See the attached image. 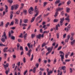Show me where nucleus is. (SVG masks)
Masks as SVG:
<instances>
[{
    "label": "nucleus",
    "mask_w": 75,
    "mask_h": 75,
    "mask_svg": "<svg viewBox=\"0 0 75 75\" xmlns=\"http://www.w3.org/2000/svg\"><path fill=\"white\" fill-rule=\"evenodd\" d=\"M2 38L1 40L2 42H5L6 41L5 40H7V35H6V34L5 32H4V35H2Z\"/></svg>",
    "instance_id": "obj_1"
},
{
    "label": "nucleus",
    "mask_w": 75,
    "mask_h": 75,
    "mask_svg": "<svg viewBox=\"0 0 75 75\" xmlns=\"http://www.w3.org/2000/svg\"><path fill=\"white\" fill-rule=\"evenodd\" d=\"M52 48H53V47H52V48L50 47H49L47 48V50L48 52L46 53V55H47L48 54H50V53H51V51L52 50Z\"/></svg>",
    "instance_id": "obj_2"
},
{
    "label": "nucleus",
    "mask_w": 75,
    "mask_h": 75,
    "mask_svg": "<svg viewBox=\"0 0 75 75\" xmlns=\"http://www.w3.org/2000/svg\"><path fill=\"white\" fill-rule=\"evenodd\" d=\"M44 37V34H42V35L41 34H39V35H36V38L37 39H40L41 37L43 38Z\"/></svg>",
    "instance_id": "obj_3"
},
{
    "label": "nucleus",
    "mask_w": 75,
    "mask_h": 75,
    "mask_svg": "<svg viewBox=\"0 0 75 75\" xmlns=\"http://www.w3.org/2000/svg\"><path fill=\"white\" fill-rule=\"evenodd\" d=\"M60 20L61 21H60V24L61 26H62V25H63V22H64V21L65 20V18L63 17L62 18H61L60 19Z\"/></svg>",
    "instance_id": "obj_4"
},
{
    "label": "nucleus",
    "mask_w": 75,
    "mask_h": 75,
    "mask_svg": "<svg viewBox=\"0 0 75 75\" xmlns=\"http://www.w3.org/2000/svg\"><path fill=\"white\" fill-rule=\"evenodd\" d=\"M70 28H71V24H69L67 28H64V30L65 31L67 30V31H69L70 30Z\"/></svg>",
    "instance_id": "obj_5"
},
{
    "label": "nucleus",
    "mask_w": 75,
    "mask_h": 75,
    "mask_svg": "<svg viewBox=\"0 0 75 75\" xmlns=\"http://www.w3.org/2000/svg\"><path fill=\"white\" fill-rule=\"evenodd\" d=\"M28 46V48L29 49H30V48H33V45H30V43H28L27 44Z\"/></svg>",
    "instance_id": "obj_6"
},
{
    "label": "nucleus",
    "mask_w": 75,
    "mask_h": 75,
    "mask_svg": "<svg viewBox=\"0 0 75 75\" xmlns=\"http://www.w3.org/2000/svg\"><path fill=\"white\" fill-rule=\"evenodd\" d=\"M14 9L15 10H17L18 8V7H19V5L18 4H16V5H14Z\"/></svg>",
    "instance_id": "obj_7"
},
{
    "label": "nucleus",
    "mask_w": 75,
    "mask_h": 75,
    "mask_svg": "<svg viewBox=\"0 0 75 75\" xmlns=\"http://www.w3.org/2000/svg\"><path fill=\"white\" fill-rule=\"evenodd\" d=\"M13 33H14V32L13 31V30H11V32H9L8 34L9 37H11V34H13Z\"/></svg>",
    "instance_id": "obj_8"
},
{
    "label": "nucleus",
    "mask_w": 75,
    "mask_h": 75,
    "mask_svg": "<svg viewBox=\"0 0 75 75\" xmlns=\"http://www.w3.org/2000/svg\"><path fill=\"white\" fill-rule=\"evenodd\" d=\"M64 9L63 8H58L56 9V10L58 12V11H62Z\"/></svg>",
    "instance_id": "obj_9"
},
{
    "label": "nucleus",
    "mask_w": 75,
    "mask_h": 75,
    "mask_svg": "<svg viewBox=\"0 0 75 75\" xmlns=\"http://www.w3.org/2000/svg\"><path fill=\"white\" fill-rule=\"evenodd\" d=\"M75 40H74L73 41L70 42V44L71 45H74V44H75Z\"/></svg>",
    "instance_id": "obj_10"
},
{
    "label": "nucleus",
    "mask_w": 75,
    "mask_h": 75,
    "mask_svg": "<svg viewBox=\"0 0 75 75\" xmlns=\"http://www.w3.org/2000/svg\"><path fill=\"white\" fill-rule=\"evenodd\" d=\"M53 71H54V68H53L52 71H50V72L48 71L47 73V75H51V74H52V72H53Z\"/></svg>",
    "instance_id": "obj_11"
},
{
    "label": "nucleus",
    "mask_w": 75,
    "mask_h": 75,
    "mask_svg": "<svg viewBox=\"0 0 75 75\" xmlns=\"http://www.w3.org/2000/svg\"><path fill=\"white\" fill-rule=\"evenodd\" d=\"M56 13H55V14L54 15V17H56L58 16V12L57 10H56Z\"/></svg>",
    "instance_id": "obj_12"
},
{
    "label": "nucleus",
    "mask_w": 75,
    "mask_h": 75,
    "mask_svg": "<svg viewBox=\"0 0 75 75\" xmlns=\"http://www.w3.org/2000/svg\"><path fill=\"white\" fill-rule=\"evenodd\" d=\"M58 27H60V25L59 23L56 26V28L57 30H58Z\"/></svg>",
    "instance_id": "obj_13"
},
{
    "label": "nucleus",
    "mask_w": 75,
    "mask_h": 75,
    "mask_svg": "<svg viewBox=\"0 0 75 75\" xmlns=\"http://www.w3.org/2000/svg\"><path fill=\"white\" fill-rule=\"evenodd\" d=\"M61 3V1L59 0H58L55 2V4H56H56H58V3Z\"/></svg>",
    "instance_id": "obj_14"
},
{
    "label": "nucleus",
    "mask_w": 75,
    "mask_h": 75,
    "mask_svg": "<svg viewBox=\"0 0 75 75\" xmlns=\"http://www.w3.org/2000/svg\"><path fill=\"white\" fill-rule=\"evenodd\" d=\"M9 24H10V22H7L5 25V27H6V28H8V26L9 25Z\"/></svg>",
    "instance_id": "obj_15"
},
{
    "label": "nucleus",
    "mask_w": 75,
    "mask_h": 75,
    "mask_svg": "<svg viewBox=\"0 0 75 75\" xmlns=\"http://www.w3.org/2000/svg\"><path fill=\"white\" fill-rule=\"evenodd\" d=\"M4 68L6 69V67H7H7H8V66H9V64H8V63H7L6 65H5V64H4Z\"/></svg>",
    "instance_id": "obj_16"
},
{
    "label": "nucleus",
    "mask_w": 75,
    "mask_h": 75,
    "mask_svg": "<svg viewBox=\"0 0 75 75\" xmlns=\"http://www.w3.org/2000/svg\"><path fill=\"white\" fill-rule=\"evenodd\" d=\"M15 20L16 21L15 23V24H18V20L16 18L15 19Z\"/></svg>",
    "instance_id": "obj_17"
},
{
    "label": "nucleus",
    "mask_w": 75,
    "mask_h": 75,
    "mask_svg": "<svg viewBox=\"0 0 75 75\" xmlns=\"http://www.w3.org/2000/svg\"><path fill=\"white\" fill-rule=\"evenodd\" d=\"M24 21L25 23H28V19H24Z\"/></svg>",
    "instance_id": "obj_18"
},
{
    "label": "nucleus",
    "mask_w": 75,
    "mask_h": 75,
    "mask_svg": "<svg viewBox=\"0 0 75 75\" xmlns=\"http://www.w3.org/2000/svg\"><path fill=\"white\" fill-rule=\"evenodd\" d=\"M41 17H42V15H40L39 16H38L36 18V20H38L40 19V18H41Z\"/></svg>",
    "instance_id": "obj_19"
},
{
    "label": "nucleus",
    "mask_w": 75,
    "mask_h": 75,
    "mask_svg": "<svg viewBox=\"0 0 75 75\" xmlns=\"http://www.w3.org/2000/svg\"><path fill=\"white\" fill-rule=\"evenodd\" d=\"M70 53L69 52H68V54H65V58H68V55H69Z\"/></svg>",
    "instance_id": "obj_20"
},
{
    "label": "nucleus",
    "mask_w": 75,
    "mask_h": 75,
    "mask_svg": "<svg viewBox=\"0 0 75 75\" xmlns=\"http://www.w3.org/2000/svg\"><path fill=\"white\" fill-rule=\"evenodd\" d=\"M32 11H31L30 10H28V12L30 14H33V12Z\"/></svg>",
    "instance_id": "obj_21"
},
{
    "label": "nucleus",
    "mask_w": 75,
    "mask_h": 75,
    "mask_svg": "<svg viewBox=\"0 0 75 75\" xmlns=\"http://www.w3.org/2000/svg\"><path fill=\"white\" fill-rule=\"evenodd\" d=\"M8 3H10V4H12L13 3V1L11 0H8Z\"/></svg>",
    "instance_id": "obj_22"
},
{
    "label": "nucleus",
    "mask_w": 75,
    "mask_h": 75,
    "mask_svg": "<svg viewBox=\"0 0 75 75\" xmlns=\"http://www.w3.org/2000/svg\"><path fill=\"white\" fill-rule=\"evenodd\" d=\"M8 47H6V48H5L4 49V52H7L6 51H7V49H8Z\"/></svg>",
    "instance_id": "obj_23"
},
{
    "label": "nucleus",
    "mask_w": 75,
    "mask_h": 75,
    "mask_svg": "<svg viewBox=\"0 0 75 75\" xmlns=\"http://www.w3.org/2000/svg\"><path fill=\"white\" fill-rule=\"evenodd\" d=\"M10 72V68H8V70H6L5 71V73L6 75H8V73Z\"/></svg>",
    "instance_id": "obj_24"
},
{
    "label": "nucleus",
    "mask_w": 75,
    "mask_h": 75,
    "mask_svg": "<svg viewBox=\"0 0 75 75\" xmlns=\"http://www.w3.org/2000/svg\"><path fill=\"white\" fill-rule=\"evenodd\" d=\"M65 54H61L60 56L61 57V59H64V55Z\"/></svg>",
    "instance_id": "obj_25"
},
{
    "label": "nucleus",
    "mask_w": 75,
    "mask_h": 75,
    "mask_svg": "<svg viewBox=\"0 0 75 75\" xmlns=\"http://www.w3.org/2000/svg\"><path fill=\"white\" fill-rule=\"evenodd\" d=\"M35 17H33L31 20V23H33V22L34 21V20H35Z\"/></svg>",
    "instance_id": "obj_26"
},
{
    "label": "nucleus",
    "mask_w": 75,
    "mask_h": 75,
    "mask_svg": "<svg viewBox=\"0 0 75 75\" xmlns=\"http://www.w3.org/2000/svg\"><path fill=\"white\" fill-rule=\"evenodd\" d=\"M70 8H67V9H66V12L67 13H69V11H70Z\"/></svg>",
    "instance_id": "obj_27"
},
{
    "label": "nucleus",
    "mask_w": 75,
    "mask_h": 75,
    "mask_svg": "<svg viewBox=\"0 0 75 75\" xmlns=\"http://www.w3.org/2000/svg\"><path fill=\"white\" fill-rule=\"evenodd\" d=\"M31 37L32 38H34L35 37V35L34 34H33L31 35Z\"/></svg>",
    "instance_id": "obj_28"
},
{
    "label": "nucleus",
    "mask_w": 75,
    "mask_h": 75,
    "mask_svg": "<svg viewBox=\"0 0 75 75\" xmlns=\"http://www.w3.org/2000/svg\"><path fill=\"white\" fill-rule=\"evenodd\" d=\"M33 73H35L36 72V67H35L33 69Z\"/></svg>",
    "instance_id": "obj_29"
},
{
    "label": "nucleus",
    "mask_w": 75,
    "mask_h": 75,
    "mask_svg": "<svg viewBox=\"0 0 75 75\" xmlns=\"http://www.w3.org/2000/svg\"><path fill=\"white\" fill-rule=\"evenodd\" d=\"M27 36V34L26 33L24 35V39L25 40H26V37Z\"/></svg>",
    "instance_id": "obj_30"
},
{
    "label": "nucleus",
    "mask_w": 75,
    "mask_h": 75,
    "mask_svg": "<svg viewBox=\"0 0 75 75\" xmlns=\"http://www.w3.org/2000/svg\"><path fill=\"white\" fill-rule=\"evenodd\" d=\"M66 20H67L68 23L69 22V21H70V19H69L68 17H67L65 19Z\"/></svg>",
    "instance_id": "obj_31"
},
{
    "label": "nucleus",
    "mask_w": 75,
    "mask_h": 75,
    "mask_svg": "<svg viewBox=\"0 0 75 75\" xmlns=\"http://www.w3.org/2000/svg\"><path fill=\"white\" fill-rule=\"evenodd\" d=\"M29 10H30L31 11H34V9L32 7H31L29 9Z\"/></svg>",
    "instance_id": "obj_32"
},
{
    "label": "nucleus",
    "mask_w": 75,
    "mask_h": 75,
    "mask_svg": "<svg viewBox=\"0 0 75 75\" xmlns=\"http://www.w3.org/2000/svg\"><path fill=\"white\" fill-rule=\"evenodd\" d=\"M23 12H24V13H25V15H27V10H24L23 11Z\"/></svg>",
    "instance_id": "obj_33"
},
{
    "label": "nucleus",
    "mask_w": 75,
    "mask_h": 75,
    "mask_svg": "<svg viewBox=\"0 0 75 75\" xmlns=\"http://www.w3.org/2000/svg\"><path fill=\"white\" fill-rule=\"evenodd\" d=\"M65 69H66V67L65 66L62 67V70H65Z\"/></svg>",
    "instance_id": "obj_34"
},
{
    "label": "nucleus",
    "mask_w": 75,
    "mask_h": 75,
    "mask_svg": "<svg viewBox=\"0 0 75 75\" xmlns=\"http://www.w3.org/2000/svg\"><path fill=\"white\" fill-rule=\"evenodd\" d=\"M20 23H19V25L20 26H21V24H22V19H20Z\"/></svg>",
    "instance_id": "obj_35"
},
{
    "label": "nucleus",
    "mask_w": 75,
    "mask_h": 75,
    "mask_svg": "<svg viewBox=\"0 0 75 75\" xmlns=\"http://www.w3.org/2000/svg\"><path fill=\"white\" fill-rule=\"evenodd\" d=\"M14 5H12L11 6V10H14Z\"/></svg>",
    "instance_id": "obj_36"
},
{
    "label": "nucleus",
    "mask_w": 75,
    "mask_h": 75,
    "mask_svg": "<svg viewBox=\"0 0 75 75\" xmlns=\"http://www.w3.org/2000/svg\"><path fill=\"white\" fill-rule=\"evenodd\" d=\"M71 4V1L69 0L67 2V5H69V4Z\"/></svg>",
    "instance_id": "obj_37"
},
{
    "label": "nucleus",
    "mask_w": 75,
    "mask_h": 75,
    "mask_svg": "<svg viewBox=\"0 0 75 75\" xmlns=\"http://www.w3.org/2000/svg\"><path fill=\"white\" fill-rule=\"evenodd\" d=\"M35 11L36 13H39V11H38V9H37L36 10H35Z\"/></svg>",
    "instance_id": "obj_38"
},
{
    "label": "nucleus",
    "mask_w": 75,
    "mask_h": 75,
    "mask_svg": "<svg viewBox=\"0 0 75 75\" xmlns=\"http://www.w3.org/2000/svg\"><path fill=\"white\" fill-rule=\"evenodd\" d=\"M49 14H50L49 13H48L46 14H44L43 15V16H44V17H47V16H48V15H49Z\"/></svg>",
    "instance_id": "obj_39"
},
{
    "label": "nucleus",
    "mask_w": 75,
    "mask_h": 75,
    "mask_svg": "<svg viewBox=\"0 0 75 75\" xmlns=\"http://www.w3.org/2000/svg\"><path fill=\"white\" fill-rule=\"evenodd\" d=\"M14 24V22H11L9 24V26H11V25H13Z\"/></svg>",
    "instance_id": "obj_40"
},
{
    "label": "nucleus",
    "mask_w": 75,
    "mask_h": 75,
    "mask_svg": "<svg viewBox=\"0 0 75 75\" xmlns=\"http://www.w3.org/2000/svg\"><path fill=\"white\" fill-rule=\"evenodd\" d=\"M49 33V30H48V31H45L44 32H43V33L44 34H45L46 33Z\"/></svg>",
    "instance_id": "obj_41"
},
{
    "label": "nucleus",
    "mask_w": 75,
    "mask_h": 75,
    "mask_svg": "<svg viewBox=\"0 0 75 75\" xmlns=\"http://www.w3.org/2000/svg\"><path fill=\"white\" fill-rule=\"evenodd\" d=\"M47 4V2H44V3L43 7H45V6H46Z\"/></svg>",
    "instance_id": "obj_42"
},
{
    "label": "nucleus",
    "mask_w": 75,
    "mask_h": 75,
    "mask_svg": "<svg viewBox=\"0 0 75 75\" xmlns=\"http://www.w3.org/2000/svg\"><path fill=\"white\" fill-rule=\"evenodd\" d=\"M56 62H57V59H54V62H53L54 64H55V63H56Z\"/></svg>",
    "instance_id": "obj_43"
},
{
    "label": "nucleus",
    "mask_w": 75,
    "mask_h": 75,
    "mask_svg": "<svg viewBox=\"0 0 75 75\" xmlns=\"http://www.w3.org/2000/svg\"><path fill=\"white\" fill-rule=\"evenodd\" d=\"M11 40H15V37L14 36H11Z\"/></svg>",
    "instance_id": "obj_44"
},
{
    "label": "nucleus",
    "mask_w": 75,
    "mask_h": 75,
    "mask_svg": "<svg viewBox=\"0 0 75 75\" xmlns=\"http://www.w3.org/2000/svg\"><path fill=\"white\" fill-rule=\"evenodd\" d=\"M58 19H54V23H57V22H58Z\"/></svg>",
    "instance_id": "obj_45"
},
{
    "label": "nucleus",
    "mask_w": 75,
    "mask_h": 75,
    "mask_svg": "<svg viewBox=\"0 0 75 75\" xmlns=\"http://www.w3.org/2000/svg\"><path fill=\"white\" fill-rule=\"evenodd\" d=\"M35 66L37 68H38V66H39V64L38 63H36Z\"/></svg>",
    "instance_id": "obj_46"
},
{
    "label": "nucleus",
    "mask_w": 75,
    "mask_h": 75,
    "mask_svg": "<svg viewBox=\"0 0 75 75\" xmlns=\"http://www.w3.org/2000/svg\"><path fill=\"white\" fill-rule=\"evenodd\" d=\"M13 15L12 14H11L10 16V18L11 19H12V18H13Z\"/></svg>",
    "instance_id": "obj_47"
},
{
    "label": "nucleus",
    "mask_w": 75,
    "mask_h": 75,
    "mask_svg": "<svg viewBox=\"0 0 75 75\" xmlns=\"http://www.w3.org/2000/svg\"><path fill=\"white\" fill-rule=\"evenodd\" d=\"M34 57V55H33V54H32V57L30 59V61H32L33 59V58Z\"/></svg>",
    "instance_id": "obj_48"
},
{
    "label": "nucleus",
    "mask_w": 75,
    "mask_h": 75,
    "mask_svg": "<svg viewBox=\"0 0 75 75\" xmlns=\"http://www.w3.org/2000/svg\"><path fill=\"white\" fill-rule=\"evenodd\" d=\"M20 50L21 51H23V48L22 46H21Z\"/></svg>",
    "instance_id": "obj_49"
},
{
    "label": "nucleus",
    "mask_w": 75,
    "mask_h": 75,
    "mask_svg": "<svg viewBox=\"0 0 75 75\" xmlns=\"http://www.w3.org/2000/svg\"><path fill=\"white\" fill-rule=\"evenodd\" d=\"M1 24H0V27H1L3 25V22H2L1 23Z\"/></svg>",
    "instance_id": "obj_50"
},
{
    "label": "nucleus",
    "mask_w": 75,
    "mask_h": 75,
    "mask_svg": "<svg viewBox=\"0 0 75 75\" xmlns=\"http://www.w3.org/2000/svg\"><path fill=\"white\" fill-rule=\"evenodd\" d=\"M62 48V46H60L57 49V50H58V51H59V50H61V49Z\"/></svg>",
    "instance_id": "obj_51"
},
{
    "label": "nucleus",
    "mask_w": 75,
    "mask_h": 75,
    "mask_svg": "<svg viewBox=\"0 0 75 75\" xmlns=\"http://www.w3.org/2000/svg\"><path fill=\"white\" fill-rule=\"evenodd\" d=\"M15 66H16L15 64H12L13 68H15Z\"/></svg>",
    "instance_id": "obj_52"
},
{
    "label": "nucleus",
    "mask_w": 75,
    "mask_h": 75,
    "mask_svg": "<svg viewBox=\"0 0 75 75\" xmlns=\"http://www.w3.org/2000/svg\"><path fill=\"white\" fill-rule=\"evenodd\" d=\"M20 13V10H18V11L16 12L17 14H19Z\"/></svg>",
    "instance_id": "obj_53"
},
{
    "label": "nucleus",
    "mask_w": 75,
    "mask_h": 75,
    "mask_svg": "<svg viewBox=\"0 0 75 75\" xmlns=\"http://www.w3.org/2000/svg\"><path fill=\"white\" fill-rule=\"evenodd\" d=\"M68 41H69V39H66L65 40V42H67Z\"/></svg>",
    "instance_id": "obj_54"
},
{
    "label": "nucleus",
    "mask_w": 75,
    "mask_h": 75,
    "mask_svg": "<svg viewBox=\"0 0 75 75\" xmlns=\"http://www.w3.org/2000/svg\"><path fill=\"white\" fill-rule=\"evenodd\" d=\"M22 26H27V24H25V23H23L22 24Z\"/></svg>",
    "instance_id": "obj_55"
},
{
    "label": "nucleus",
    "mask_w": 75,
    "mask_h": 75,
    "mask_svg": "<svg viewBox=\"0 0 75 75\" xmlns=\"http://www.w3.org/2000/svg\"><path fill=\"white\" fill-rule=\"evenodd\" d=\"M67 39H68V40H69V38H70V35H67Z\"/></svg>",
    "instance_id": "obj_56"
},
{
    "label": "nucleus",
    "mask_w": 75,
    "mask_h": 75,
    "mask_svg": "<svg viewBox=\"0 0 75 75\" xmlns=\"http://www.w3.org/2000/svg\"><path fill=\"white\" fill-rule=\"evenodd\" d=\"M27 55H28L29 57H30L31 55V53H27Z\"/></svg>",
    "instance_id": "obj_57"
},
{
    "label": "nucleus",
    "mask_w": 75,
    "mask_h": 75,
    "mask_svg": "<svg viewBox=\"0 0 75 75\" xmlns=\"http://www.w3.org/2000/svg\"><path fill=\"white\" fill-rule=\"evenodd\" d=\"M25 49L26 51H28V49L27 47L26 46L25 47Z\"/></svg>",
    "instance_id": "obj_58"
},
{
    "label": "nucleus",
    "mask_w": 75,
    "mask_h": 75,
    "mask_svg": "<svg viewBox=\"0 0 75 75\" xmlns=\"http://www.w3.org/2000/svg\"><path fill=\"white\" fill-rule=\"evenodd\" d=\"M61 15L63 16V15L64 14V11H62V12H61Z\"/></svg>",
    "instance_id": "obj_59"
},
{
    "label": "nucleus",
    "mask_w": 75,
    "mask_h": 75,
    "mask_svg": "<svg viewBox=\"0 0 75 75\" xmlns=\"http://www.w3.org/2000/svg\"><path fill=\"white\" fill-rule=\"evenodd\" d=\"M0 11H3V7H2L1 8H0Z\"/></svg>",
    "instance_id": "obj_60"
},
{
    "label": "nucleus",
    "mask_w": 75,
    "mask_h": 75,
    "mask_svg": "<svg viewBox=\"0 0 75 75\" xmlns=\"http://www.w3.org/2000/svg\"><path fill=\"white\" fill-rule=\"evenodd\" d=\"M27 70H26L24 72V73H23V75H25V74H27Z\"/></svg>",
    "instance_id": "obj_61"
},
{
    "label": "nucleus",
    "mask_w": 75,
    "mask_h": 75,
    "mask_svg": "<svg viewBox=\"0 0 75 75\" xmlns=\"http://www.w3.org/2000/svg\"><path fill=\"white\" fill-rule=\"evenodd\" d=\"M45 46V43H43L42 44V48L43 47H44Z\"/></svg>",
    "instance_id": "obj_62"
},
{
    "label": "nucleus",
    "mask_w": 75,
    "mask_h": 75,
    "mask_svg": "<svg viewBox=\"0 0 75 75\" xmlns=\"http://www.w3.org/2000/svg\"><path fill=\"white\" fill-rule=\"evenodd\" d=\"M58 47V44H57V45L54 47V48H57Z\"/></svg>",
    "instance_id": "obj_63"
},
{
    "label": "nucleus",
    "mask_w": 75,
    "mask_h": 75,
    "mask_svg": "<svg viewBox=\"0 0 75 75\" xmlns=\"http://www.w3.org/2000/svg\"><path fill=\"white\" fill-rule=\"evenodd\" d=\"M70 61V59H66L65 60V62H69Z\"/></svg>",
    "instance_id": "obj_64"
}]
</instances>
